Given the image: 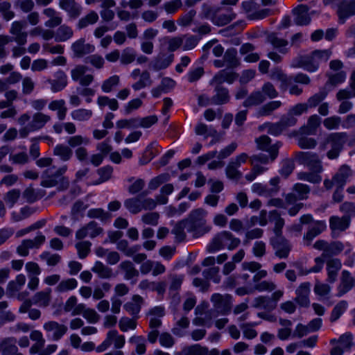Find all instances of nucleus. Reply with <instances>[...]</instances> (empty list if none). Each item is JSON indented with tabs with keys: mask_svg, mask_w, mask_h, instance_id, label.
<instances>
[{
	"mask_svg": "<svg viewBox=\"0 0 355 355\" xmlns=\"http://www.w3.org/2000/svg\"><path fill=\"white\" fill-rule=\"evenodd\" d=\"M331 51L329 49L315 50L309 55L300 56L295 59L291 64L294 68H303L309 72H314L318 70L319 65L326 62L331 55Z\"/></svg>",
	"mask_w": 355,
	"mask_h": 355,
	"instance_id": "obj_1",
	"label": "nucleus"
},
{
	"mask_svg": "<svg viewBox=\"0 0 355 355\" xmlns=\"http://www.w3.org/2000/svg\"><path fill=\"white\" fill-rule=\"evenodd\" d=\"M207 211L202 208L192 210L186 220L187 230L194 237L201 236L211 230V226L207 224Z\"/></svg>",
	"mask_w": 355,
	"mask_h": 355,
	"instance_id": "obj_2",
	"label": "nucleus"
},
{
	"mask_svg": "<svg viewBox=\"0 0 355 355\" xmlns=\"http://www.w3.org/2000/svg\"><path fill=\"white\" fill-rule=\"evenodd\" d=\"M240 243V239L234 236L230 232L223 231L214 236L207 246V251L209 253H215L225 248L229 250H233Z\"/></svg>",
	"mask_w": 355,
	"mask_h": 355,
	"instance_id": "obj_3",
	"label": "nucleus"
},
{
	"mask_svg": "<svg viewBox=\"0 0 355 355\" xmlns=\"http://www.w3.org/2000/svg\"><path fill=\"white\" fill-rule=\"evenodd\" d=\"M347 140V134L346 132H334L329 134L320 144V148L324 150L329 145L331 149L327 152V156L330 159H336L342 150Z\"/></svg>",
	"mask_w": 355,
	"mask_h": 355,
	"instance_id": "obj_4",
	"label": "nucleus"
},
{
	"mask_svg": "<svg viewBox=\"0 0 355 355\" xmlns=\"http://www.w3.org/2000/svg\"><path fill=\"white\" fill-rule=\"evenodd\" d=\"M68 169L67 165H63L55 171L53 172L51 168L46 169L42 174L41 185L44 187H53L60 183L59 189L64 190L68 188L69 181L66 177H62Z\"/></svg>",
	"mask_w": 355,
	"mask_h": 355,
	"instance_id": "obj_5",
	"label": "nucleus"
},
{
	"mask_svg": "<svg viewBox=\"0 0 355 355\" xmlns=\"http://www.w3.org/2000/svg\"><path fill=\"white\" fill-rule=\"evenodd\" d=\"M313 248L322 251V255L327 259L339 254L343 251L345 245L340 241L329 243L325 240L318 239L313 243Z\"/></svg>",
	"mask_w": 355,
	"mask_h": 355,
	"instance_id": "obj_6",
	"label": "nucleus"
},
{
	"mask_svg": "<svg viewBox=\"0 0 355 355\" xmlns=\"http://www.w3.org/2000/svg\"><path fill=\"white\" fill-rule=\"evenodd\" d=\"M295 157L300 164L306 166L315 173H321L323 171L322 162L316 153L300 151L295 154Z\"/></svg>",
	"mask_w": 355,
	"mask_h": 355,
	"instance_id": "obj_7",
	"label": "nucleus"
},
{
	"mask_svg": "<svg viewBox=\"0 0 355 355\" xmlns=\"http://www.w3.org/2000/svg\"><path fill=\"white\" fill-rule=\"evenodd\" d=\"M125 343V336L121 335L115 330H110L106 334L104 341L96 347L97 352H103L108 349L111 345H114L115 349L122 348Z\"/></svg>",
	"mask_w": 355,
	"mask_h": 355,
	"instance_id": "obj_8",
	"label": "nucleus"
},
{
	"mask_svg": "<svg viewBox=\"0 0 355 355\" xmlns=\"http://www.w3.org/2000/svg\"><path fill=\"white\" fill-rule=\"evenodd\" d=\"M26 283V277L23 274L17 275L15 279L10 281L6 288L7 295L9 297H17L19 300H24L28 295L27 291L19 293Z\"/></svg>",
	"mask_w": 355,
	"mask_h": 355,
	"instance_id": "obj_9",
	"label": "nucleus"
},
{
	"mask_svg": "<svg viewBox=\"0 0 355 355\" xmlns=\"http://www.w3.org/2000/svg\"><path fill=\"white\" fill-rule=\"evenodd\" d=\"M355 287V277L347 270L342 271L339 284L336 287V297H341Z\"/></svg>",
	"mask_w": 355,
	"mask_h": 355,
	"instance_id": "obj_10",
	"label": "nucleus"
},
{
	"mask_svg": "<svg viewBox=\"0 0 355 355\" xmlns=\"http://www.w3.org/2000/svg\"><path fill=\"white\" fill-rule=\"evenodd\" d=\"M211 301L214 309L221 314H227L231 310L232 296L230 295L214 293L211 295Z\"/></svg>",
	"mask_w": 355,
	"mask_h": 355,
	"instance_id": "obj_11",
	"label": "nucleus"
},
{
	"mask_svg": "<svg viewBox=\"0 0 355 355\" xmlns=\"http://www.w3.org/2000/svg\"><path fill=\"white\" fill-rule=\"evenodd\" d=\"M25 26L26 22L23 21H14L10 25L9 33L18 45H24L27 42L28 33L24 31Z\"/></svg>",
	"mask_w": 355,
	"mask_h": 355,
	"instance_id": "obj_12",
	"label": "nucleus"
},
{
	"mask_svg": "<svg viewBox=\"0 0 355 355\" xmlns=\"http://www.w3.org/2000/svg\"><path fill=\"white\" fill-rule=\"evenodd\" d=\"M327 228L324 220H315L308 227L307 232L303 236L304 245L309 246L312 241L322 234Z\"/></svg>",
	"mask_w": 355,
	"mask_h": 355,
	"instance_id": "obj_13",
	"label": "nucleus"
},
{
	"mask_svg": "<svg viewBox=\"0 0 355 355\" xmlns=\"http://www.w3.org/2000/svg\"><path fill=\"white\" fill-rule=\"evenodd\" d=\"M87 69V67L85 65H76L71 71V79L73 81L79 82L83 86L89 85L93 82L94 77L92 74H85Z\"/></svg>",
	"mask_w": 355,
	"mask_h": 355,
	"instance_id": "obj_14",
	"label": "nucleus"
},
{
	"mask_svg": "<svg viewBox=\"0 0 355 355\" xmlns=\"http://www.w3.org/2000/svg\"><path fill=\"white\" fill-rule=\"evenodd\" d=\"M270 139L267 135H261L255 139L257 148L261 150L267 151L270 155L271 161L275 159L278 155V150L281 144L277 143L272 146L270 145Z\"/></svg>",
	"mask_w": 355,
	"mask_h": 355,
	"instance_id": "obj_15",
	"label": "nucleus"
},
{
	"mask_svg": "<svg viewBox=\"0 0 355 355\" xmlns=\"http://www.w3.org/2000/svg\"><path fill=\"white\" fill-rule=\"evenodd\" d=\"M270 244L275 250V255L280 259L288 257L291 245L283 236H274L270 239Z\"/></svg>",
	"mask_w": 355,
	"mask_h": 355,
	"instance_id": "obj_16",
	"label": "nucleus"
},
{
	"mask_svg": "<svg viewBox=\"0 0 355 355\" xmlns=\"http://www.w3.org/2000/svg\"><path fill=\"white\" fill-rule=\"evenodd\" d=\"M54 79L46 78V83L51 85V90L53 93L59 92L63 90L68 84L67 76L61 69L58 70L54 73Z\"/></svg>",
	"mask_w": 355,
	"mask_h": 355,
	"instance_id": "obj_17",
	"label": "nucleus"
},
{
	"mask_svg": "<svg viewBox=\"0 0 355 355\" xmlns=\"http://www.w3.org/2000/svg\"><path fill=\"white\" fill-rule=\"evenodd\" d=\"M103 231V228L96 222L91 221L76 232V238L77 239H83L89 236L93 239L100 235Z\"/></svg>",
	"mask_w": 355,
	"mask_h": 355,
	"instance_id": "obj_18",
	"label": "nucleus"
},
{
	"mask_svg": "<svg viewBox=\"0 0 355 355\" xmlns=\"http://www.w3.org/2000/svg\"><path fill=\"white\" fill-rule=\"evenodd\" d=\"M44 329L51 335L53 340H60L67 331V327L56 321H48L43 325Z\"/></svg>",
	"mask_w": 355,
	"mask_h": 355,
	"instance_id": "obj_19",
	"label": "nucleus"
},
{
	"mask_svg": "<svg viewBox=\"0 0 355 355\" xmlns=\"http://www.w3.org/2000/svg\"><path fill=\"white\" fill-rule=\"evenodd\" d=\"M311 292V284L303 282L300 284L295 291L296 297L295 301L302 307H308L310 304L309 295Z\"/></svg>",
	"mask_w": 355,
	"mask_h": 355,
	"instance_id": "obj_20",
	"label": "nucleus"
},
{
	"mask_svg": "<svg viewBox=\"0 0 355 355\" xmlns=\"http://www.w3.org/2000/svg\"><path fill=\"white\" fill-rule=\"evenodd\" d=\"M295 193H288L286 196V200L289 204L295 202L297 200H305L308 198L310 188L308 185L302 183H297L293 186Z\"/></svg>",
	"mask_w": 355,
	"mask_h": 355,
	"instance_id": "obj_21",
	"label": "nucleus"
},
{
	"mask_svg": "<svg viewBox=\"0 0 355 355\" xmlns=\"http://www.w3.org/2000/svg\"><path fill=\"white\" fill-rule=\"evenodd\" d=\"M337 13L339 22L344 24L348 17L355 15V0L349 2L346 1H341L338 6Z\"/></svg>",
	"mask_w": 355,
	"mask_h": 355,
	"instance_id": "obj_22",
	"label": "nucleus"
},
{
	"mask_svg": "<svg viewBox=\"0 0 355 355\" xmlns=\"http://www.w3.org/2000/svg\"><path fill=\"white\" fill-rule=\"evenodd\" d=\"M237 78L238 75L236 73L223 69L214 75L209 84L212 86L222 85L223 83L232 84Z\"/></svg>",
	"mask_w": 355,
	"mask_h": 355,
	"instance_id": "obj_23",
	"label": "nucleus"
},
{
	"mask_svg": "<svg viewBox=\"0 0 355 355\" xmlns=\"http://www.w3.org/2000/svg\"><path fill=\"white\" fill-rule=\"evenodd\" d=\"M71 49L75 57L82 58L87 54L92 53L95 47L91 44L86 43L84 38H80L71 44Z\"/></svg>",
	"mask_w": 355,
	"mask_h": 355,
	"instance_id": "obj_24",
	"label": "nucleus"
},
{
	"mask_svg": "<svg viewBox=\"0 0 355 355\" xmlns=\"http://www.w3.org/2000/svg\"><path fill=\"white\" fill-rule=\"evenodd\" d=\"M59 6L73 19L78 17L82 12V7L75 0H59Z\"/></svg>",
	"mask_w": 355,
	"mask_h": 355,
	"instance_id": "obj_25",
	"label": "nucleus"
},
{
	"mask_svg": "<svg viewBox=\"0 0 355 355\" xmlns=\"http://www.w3.org/2000/svg\"><path fill=\"white\" fill-rule=\"evenodd\" d=\"M309 7L304 4H300L293 9L294 21L296 24L303 26L310 22L311 17L309 15Z\"/></svg>",
	"mask_w": 355,
	"mask_h": 355,
	"instance_id": "obj_26",
	"label": "nucleus"
},
{
	"mask_svg": "<svg viewBox=\"0 0 355 355\" xmlns=\"http://www.w3.org/2000/svg\"><path fill=\"white\" fill-rule=\"evenodd\" d=\"M326 263L327 272V281L330 284H333L336 281L338 271L342 267L341 261L338 259H329L327 261Z\"/></svg>",
	"mask_w": 355,
	"mask_h": 355,
	"instance_id": "obj_27",
	"label": "nucleus"
},
{
	"mask_svg": "<svg viewBox=\"0 0 355 355\" xmlns=\"http://www.w3.org/2000/svg\"><path fill=\"white\" fill-rule=\"evenodd\" d=\"M269 77L273 80L280 82L279 87L283 91L286 90L292 82V78L285 74L279 68L273 69L270 71Z\"/></svg>",
	"mask_w": 355,
	"mask_h": 355,
	"instance_id": "obj_28",
	"label": "nucleus"
},
{
	"mask_svg": "<svg viewBox=\"0 0 355 355\" xmlns=\"http://www.w3.org/2000/svg\"><path fill=\"white\" fill-rule=\"evenodd\" d=\"M215 94L211 98V103L214 105H223L229 102L230 95L228 89L222 86H214Z\"/></svg>",
	"mask_w": 355,
	"mask_h": 355,
	"instance_id": "obj_29",
	"label": "nucleus"
},
{
	"mask_svg": "<svg viewBox=\"0 0 355 355\" xmlns=\"http://www.w3.org/2000/svg\"><path fill=\"white\" fill-rule=\"evenodd\" d=\"M51 292L50 288L37 292L33 297V303L40 307H47L51 302Z\"/></svg>",
	"mask_w": 355,
	"mask_h": 355,
	"instance_id": "obj_30",
	"label": "nucleus"
},
{
	"mask_svg": "<svg viewBox=\"0 0 355 355\" xmlns=\"http://www.w3.org/2000/svg\"><path fill=\"white\" fill-rule=\"evenodd\" d=\"M42 13L49 18V19L44 23L46 27L54 28L61 24L62 17L55 10L51 8H45L43 10Z\"/></svg>",
	"mask_w": 355,
	"mask_h": 355,
	"instance_id": "obj_31",
	"label": "nucleus"
},
{
	"mask_svg": "<svg viewBox=\"0 0 355 355\" xmlns=\"http://www.w3.org/2000/svg\"><path fill=\"white\" fill-rule=\"evenodd\" d=\"M352 175V170L347 165H343L334 176L335 184L340 189L345 185L348 178Z\"/></svg>",
	"mask_w": 355,
	"mask_h": 355,
	"instance_id": "obj_32",
	"label": "nucleus"
},
{
	"mask_svg": "<svg viewBox=\"0 0 355 355\" xmlns=\"http://www.w3.org/2000/svg\"><path fill=\"white\" fill-rule=\"evenodd\" d=\"M331 344L338 343L334 348H340L343 352L349 351L354 346L353 336L352 334L347 332L341 335L338 340L333 339L330 341Z\"/></svg>",
	"mask_w": 355,
	"mask_h": 355,
	"instance_id": "obj_33",
	"label": "nucleus"
},
{
	"mask_svg": "<svg viewBox=\"0 0 355 355\" xmlns=\"http://www.w3.org/2000/svg\"><path fill=\"white\" fill-rule=\"evenodd\" d=\"M267 40L275 49H278L279 53L286 54L288 52L287 46L288 45V42L279 37L277 33H272L269 34L267 37Z\"/></svg>",
	"mask_w": 355,
	"mask_h": 355,
	"instance_id": "obj_34",
	"label": "nucleus"
},
{
	"mask_svg": "<svg viewBox=\"0 0 355 355\" xmlns=\"http://www.w3.org/2000/svg\"><path fill=\"white\" fill-rule=\"evenodd\" d=\"M350 224L348 216H331L329 219V226L332 231H345Z\"/></svg>",
	"mask_w": 355,
	"mask_h": 355,
	"instance_id": "obj_35",
	"label": "nucleus"
},
{
	"mask_svg": "<svg viewBox=\"0 0 355 355\" xmlns=\"http://www.w3.org/2000/svg\"><path fill=\"white\" fill-rule=\"evenodd\" d=\"M349 85L351 90L348 88L340 89L336 95L338 101L349 99L355 97V70L352 72L349 78Z\"/></svg>",
	"mask_w": 355,
	"mask_h": 355,
	"instance_id": "obj_36",
	"label": "nucleus"
},
{
	"mask_svg": "<svg viewBox=\"0 0 355 355\" xmlns=\"http://www.w3.org/2000/svg\"><path fill=\"white\" fill-rule=\"evenodd\" d=\"M49 109L51 111L57 112L58 119L60 121H63L67 114V108L66 107V103L64 99L54 100L49 103Z\"/></svg>",
	"mask_w": 355,
	"mask_h": 355,
	"instance_id": "obj_37",
	"label": "nucleus"
},
{
	"mask_svg": "<svg viewBox=\"0 0 355 355\" xmlns=\"http://www.w3.org/2000/svg\"><path fill=\"white\" fill-rule=\"evenodd\" d=\"M53 154L58 157L62 162H67L71 159L73 151L69 146L60 144L54 147Z\"/></svg>",
	"mask_w": 355,
	"mask_h": 355,
	"instance_id": "obj_38",
	"label": "nucleus"
},
{
	"mask_svg": "<svg viewBox=\"0 0 355 355\" xmlns=\"http://www.w3.org/2000/svg\"><path fill=\"white\" fill-rule=\"evenodd\" d=\"M92 271L102 279H110L114 277L112 269L98 261L95 262Z\"/></svg>",
	"mask_w": 355,
	"mask_h": 355,
	"instance_id": "obj_39",
	"label": "nucleus"
},
{
	"mask_svg": "<svg viewBox=\"0 0 355 355\" xmlns=\"http://www.w3.org/2000/svg\"><path fill=\"white\" fill-rule=\"evenodd\" d=\"M266 101L264 94L259 90L254 91L243 102V106L246 107L261 105Z\"/></svg>",
	"mask_w": 355,
	"mask_h": 355,
	"instance_id": "obj_40",
	"label": "nucleus"
},
{
	"mask_svg": "<svg viewBox=\"0 0 355 355\" xmlns=\"http://www.w3.org/2000/svg\"><path fill=\"white\" fill-rule=\"evenodd\" d=\"M50 121V116L42 112H36L33 114L32 121L29 123L35 131L42 129Z\"/></svg>",
	"mask_w": 355,
	"mask_h": 355,
	"instance_id": "obj_41",
	"label": "nucleus"
},
{
	"mask_svg": "<svg viewBox=\"0 0 355 355\" xmlns=\"http://www.w3.org/2000/svg\"><path fill=\"white\" fill-rule=\"evenodd\" d=\"M73 35L72 28L66 25H60L55 33V40L59 42H63L71 39Z\"/></svg>",
	"mask_w": 355,
	"mask_h": 355,
	"instance_id": "obj_42",
	"label": "nucleus"
},
{
	"mask_svg": "<svg viewBox=\"0 0 355 355\" xmlns=\"http://www.w3.org/2000/svg\"><path fill=\"white\" fill-rule=\"evenodd\" d=\"M119 268L124 272V278L126 280H130L139 276V271L130 261H122L119 264Z\"/></svg>",
	"mask_w": 355,
	"mask_h": 355,
	"instance_id": "obj_43",
	"label": "nucleus"
},
{
	"mask_svg": "<svg viewBox=\"0 0 355 355\" xmlns=\"http://www.w3.org/2000/svg\"><path fill=\"white\" fill-rule=\"evenodd\" d=\"M282 105L280 101H270L260 107L257 111L258 116H270L274 111L279 109Z\"/></svg>",
	"mask_w": 355,
	"mask_h": 355,
	"instance_id": "obj_44",
	"label": "nucleus"
},
{
	"mask_svg": "<svg viewBox=\"0 0 355 355\" xmlns=\"http://www.w3.org/2000/svg\"><path fill=\"white\" fill-rule=\"evenodd\" d=\"M143 298L139 295H133L132 301L124 304V309L131 315L137 314L141 309Z\"/></svg>",
	"mask_w": 355,
	"mask_h": 355,
	"instance_id": "obj_45",
	"label": "nucleus"
},
{
	"mask_svg": "<svg viewBox=\"0 0 355 355\" xmlns=\"http://www.w3.org/2000/svg\"><path fill=\"white\" fill-rule=\"evenodd\" d=\"M225 67L229 69H233L239 65V60L237 58V51L235 49H228L223 56Z\"/></svg>",
	"mask_w": 355,
	"mask_h": 355,
	"instance_id": "obj_46",
	"label": "nucleus"
},
{
	"mask_svg": "<svg viewBox=\"0 0 355 355\" xmlns=\"http://www.w3.org/2000/svg\"><path fill=\"white\" fill-rule=\"evenodd\" d=\"M77 286V280L73 278H69L60 281L55 288V291L59 293H66L75 289Z\"/></svg>",
	"mask_w": 355,
	"mask_h": 355,
	"instance_id": "obj_47",
	"label": "nucleus"
},
{
	"mask_svg": "<svg viewBox=\"0 0 355 355\" xmlns=\"http://www.w3.org/2000/svg\"><path fill=\"white\" fill-rule=\"evenodd\" d=\"M252 306L255 309L272 310L276 307V304L266 296H259L253 300Z\"/></svg>",
	"mask_w": 355,
	"mask_h": 355,
	"instance_id": "obj_48",
	"label": "nucleus"
},
{
	"mask_svg": "<svg viewBox=\"0 0 355 355\" xmlns=\"http://www.w3.org/2000/svg\"><path fill=\"white\" fill-rule=\"evenodd\" d=\"M124 206L132 214H136L142 210L141 195L137 197L127 199L124 202Z\"/></svg>",
	"mask_w": 355,
	"mask_h": 355,
	"instance_id": "obj_49",
	"label": "nucleus"
},
{
	"mask_svg": "<svg viewBox=\"0 0 355 355\" xmlns=\"http://www.w3.org/2000/svg\"><path fill=\"white\" fill-rule=\"evenodd\" d=\"M98 15L95 11H90L85 17L79 19L76 26L78 29H83L89 25L96 24L98 20Z\"/></svg>",
	"mask_w": 355,
	"mask_h": 355,
	"instance_id": "obj_50",
	"label": "nucleus"
},
{
	"mask_svg": "<svg viewBox=\"0 0 355 355\" xmlns=\"http://www.w3.org/2000/svg\"><path fill=\"white\" fill-rule=\"evenodd\" d=\"M195 132L198 135H204L206 138L208 137H215L218 135V132L211 126H208L202 122H198L195 127Z\"/></svg>",
	"mask_w": 355,
	"mask_h": 355,
	"instance_id": "obj_51",
	"label": "nucleus"
},
{
	"mask_svg": "<svg viewBox=\"0 0 355 355\" xmlns=\"http://www.w3.org/2000/svg\"><path fill=\"white\" fill-rule=\"evenodd\" d=\"M44 193L45 192L43 190L36 191L32 187H28L23 192L22 196L27 202L33 203L42 198Z\"/></svg>",
	"mask_w": 355,
	"mask_h": 355,
	"instance_id": "obj_52",
	"label": "nucleus"
},
{
	"mask_svg": "<svg viewBox=\"0 0 355 355\" xmlns=\"http://www.w3.org/2000/svg\"><path fill=\"white\" fill-rule=\"evenodd\" d=\"M320 123L321 119L318 115L313 114L309 118L306 125L303 128L302 130L304 133L307 135L315 134Z\"/></svg>",
	"mask_w": 355,
	"mask_h": 355,
	"instance_id": "obj_53",
	"label": "nucleus"
},
{
	"mask_svg": "<svg viewBox=\"0 0 355 355\" xmlns=\"http://www.w3.org/2000/svg\"><path fill=\"white\" fill-rule=\"evenodd\" d=\"M128 342L135 345V352L139 355L146 353V338L142 336H132L129 338Z\"/></svg>",
	"mask_w": 355,
	"mask_h": 355,
	"instance_id": "obj_54",
	"label": "nucleus"
},
{
	"mask_svg": "<svg viewBox=\"0 0 355 355\" xmlns=\"http://www.w3.org/2000/svg\"><path fill=\"white\" fill-rule=\"evenodd\" d=\"M116 248L123 252L126 256L132 257L140 250L141 247L139 245L129 247L128 241L122 239L117 243Z\"/></svg>",
	"mask_w": 355,
	"mask_h": 355,
	"instance_id": "obj_55",
	"label": "nucleus"
},
{
	"mask_svg": "<svg viewBox=\"0 0 355 355\" xmlns=\"http://www.w3.org/2000/svg\"><path fill=\"white\" fill-rule=\"evenodd\" d=\"M93 112L91 110L79 108L71 112V119L76 121H87L92 116Z\"/></svg>",
	"mask_w": 355,
	"mask_h": 355,
	"instance_id": "obj_56",
	"label": "nucleus"
},
{
	"mask_svg": "<svg viewBox=\"0 0 355 355\" xmlns=\"http://www.w3.org/2000/svg\"><path fill=\"white\" fill-rule=\"evenodd\" d=\"M153 81L150 78V74L148 71H144L138 81L135 83L132 87L134 90L138 91L146 87H149L152 85Z\"/></svg>",
	"mask_w": 355,
	"mask_h": 355,
	"instance_id": "obj_57",
	"label": "nucleus"
},
{
	"mask_svg": "<svg viewBox=\"0 0 355 355\" xmlns=\"http://www.w3.org/2000/svg\"><path fill=\"white\" fill-rule=\"evenodd\" d=\"M184 275L182 274L170 273L168 275L169 290L175 291L180 289L183 283Z\"/></svg>",
	"mask_w": 355,
	"mask_h": 355,
	"instance_id": "obj_58",
	"label": "nucleus"
},
{
	"mask_svg": "<svg viewBox=\"0 0 355 355\" xmlns=\"http://www.w3.org/2000/svg\"><path fill=\"white\" fill-rule=\"evenodd\" d=\"M87 216L90 218H97L102 222L110 220L111 214L102 208L91 209L87 211Z\"/></svg>",
	"mask_w": 355,
	"mask_h": 355,
	"instance_id": "obj_59",
	"label": "nucleus"
},
{
	"mask_svg": "<svg viewBox=\"0 0 355 355\" xmlns=\"http://www.w3.org/2000/svg\"><path fill=\"white\" fill-rule=\"evenodd\" d=\"M257 324V322H245L240 324V329L245 338L252 340L257 336L258 333L254 329Z\"/></svg>",
	"mask_w": 355,
	"mask_h": 355,
	"instance_id": "obj_60",
	"label": "nucleus"
},
{
	"mask_svg": "<svg viewBox=\"0 0 355 355\" xmlns=\"http://www.w3.org/2000/svg\"><path fill=\"white\" fill-rule=\"evenodd\" d=\"M348 307V303L345 300H341L336 304L334 307L331 316L330 321L331 322H336L343 314Z\"/></svg>",
	"mask_w": 355,
	"mask_h": 355,
	"instance_id": "obj_61",
	"label": "nucleus"
},
{
	"mask_svg": "<svg viewBox=\"0 0 355 355\" xmlns=\"http://www.w3.org/2000/svg\"><path fill=\"white\" fill-rule=\"evenodd\" d=\"M182 355H208V349L198 344L184 347L182 351Z\"/></svg>",
	"mask_w": 355,
	"mask_h": 355,
	"instance_id": "obj_62",
	"label": "nucleus"
},
{
	"mask_svg": "<svg viewBox=\"0 0 355 355\" xmlns=\"http://www.w3.org/2000/svg\"><path fill=\"white\" fill-rule=\"evenodd\" d=\"M21 196V191L18 189H12L4 194L3 200L6 204L12 208Z\"/></svg>",
	"mask_w": 355,
	"mask_h": 355,
	"instance_id": "obj_63",
	"label": "nucleus"
},
{
	"mask_svg": "<svg viewBox=\"0 0 355 355\" xmlns=\"http://www.w3.org/2000/svg\"><path fill=\"white\" fill-rule=\"evenodd\" d=\"M137 58L135 50L131 47H127L122 51L120 56L121 64L127 65L132 63Z\"/></svg>",
	"mask_w": 355,
	"mask_h": 355,
	"instance_id": "obj_64",
	"label": "nucleus"
}]
</instances>
